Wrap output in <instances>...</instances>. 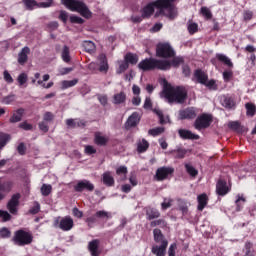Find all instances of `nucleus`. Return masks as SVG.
Wrapping results in <instances>:
<instances>
[{"mask_svg":"<svg viewBox=\"0 0 256 256\" xmlns=\"http://www.w3.org/2000/svg\"><path fill=\"white\" fill-rule=\"evenodd\" d=\"M175 0H156L148 5H146L142 9V17L144 19H147V17H151L153 13L156 11V17H159L160 15H165L169 19H175L177 17V8L173 5V2Z\"/></svg>","mask_w":256,"mask_h":256,"instance_id":"f257e3e1","label":"nucleus"},{"mask_svg":"<svg viewBox=\"0 0 256 256\" xmlns=\"http://www.w3.org/2000/svg\"><path fill=\"white\" fill-rule=\"evenodd\" d=\"M160 97L169 103H185L187 89L183 86H166L160 93Z\"/></svg>","mask_w":256,"mask_h":256,"instance_id":"f03ea898","label":"nucleus"},{"mask_svg":"<svg viewBox=\"0 0 256 256\" xmlns=\"http://www.w3.org/2000/svg\"><path fill=\"white\" fill-rule=\"evenodd\" d=\"M62 5H65L70 11H76L80 13L85 19H90L92 13L91 10L81 0H61Z\"/></svg>","mask_w":256,"mask_h":256,"instance_id":"7ed1b4c3","label":"nucleus"},{"mask_svg":"<svg viewBox=\"0 0 256 256\" xmlns=\"http://www.w3.org/2000/svg\"><path fill=\"white\" fill-rule=\"evenodd\" d=\"M139 69L141 71H151L153 69H160V71H167L169 69V63L162 61V60H157V59H145L142 60L138 64Z\"/></svg>","mask_w":256,"mask_h":256,"instance_id":"20e7f679","label":"nucleus"},{"mask_svg":"<svg viewBox=\"0 0 256 256\" xmlns=\"http://www.w3.org/2000/svg\"><path fill=\"white\" fill-rule=\"evenodd\" d=\"M14 245L18 247H25L33 243V233L25 229L17 230L12 238Z\"/></svg>","mask_w":256,"mask_h":256,"instance_id":"39448f33","label":"nucleus"},{"mask_svg":"<svg viewBox=\"0 0 256 256\" xmlns=\"http://www.w3.org/2000/svg\"><path fill=\"white\" fill-rule=\"evenodd\" d=\"M156 55L163 59H169L175 57V50H173V47L169 43H159L156 47Z\"/></svg>","mask_w":256,"mask_h":256,"instance_id":"423d86ee","label":"nucleus"},{"mask_svg":"<svg viewBox=\"0 0 256 256\" xmlns=\"http://www.w3.org/2000/svg\"><path fill=\"white\" fill-rule=\"evenodd\" d=\"M211 121H213V117L208 114H202L195 120L194 127L198 131H201V129H207L211 125Z\"/></svg>","mask_w":256,"mask_h":256,"instance_id":"0eeeda50","label":"nucleus"},{"mask_svg":"<svg viewBox=\"0 0 256 256\" xmlns=\"http://www.w3.org/2000/svg\"><path fill=\"white\" fill-rule=\"evenodd\" d=\"M175 169L171 168V167H160L156 170V174L154 176V178L157 181H165V179H167L169 177V175H173Z\"/></svg>","mask_w":256,"mask_h":256,"instance_id":"6e6552de","label":"nucleus"},{"mask_svg":"<svg viewBox=\"0 0 256 256\" xmlns=\"http://www.w3.org/2000/svg\"><path fill=\"white\" fill-rule=\"evenodd\" d=\"M55 225H58L59 229L62 231H71L74 225L73 218H71V216H66L60 219V221L57 219Z\"/></svg>","mask_w":256,"mask_h":256,"instance_id":"1a4fd4ad","label":"nucleus"},{"mask_svg":"<svg viewBox=\"0 0 256 256\" xmlns=\"http://www.w3.org/2000/svg\"><path fill=\"white\" fill-rule=\"evenodd\" d=\"M19 199H21V194H14L7 204V209L12 215H17Z\"/></svg>","mask_w":256,"mask_h":256,"instance_id":"9d476101","label":"nucleus"},{"mask_svg":"<svg viewBox=\"0 0 256 256\" xmlns=\"http://www.w3.org/2000/svg\"><path fill=\"white\" fill-rule=\"evenodd\" d=\"M75 191L81 193V191H93L95 186L89 180H81L74 186Z\"/></svg>","mask_w":256,"mask_h":256,"instance_id":"9b49d317","label":"nucleus"},{"mask_svg":"<svg viewBox=\"0 0 256 256\" xmlns=\"http://www.w3.org/2000/svg\"><path fill=\"white\" fill-rule=\"evenodd\" d=\"M197 117V108L189 107L179 111V119H195Z\"/></svg>","mask_w":256,"mask_h":256,"instance_id":"f8f14e48","label":"nucleus"},{"mask_svg":"<svg viewBox=\"0 0 256 256\" xmlns=\"http://www.w3.org/2000/svg\"><path fill=\"white\" fill-rule=\"evenodd\" d=\"M169 245V242L167 240H162L161 245H154L152 247V253L156 256H165V253H167V246Z\"/></svg>","mask_w":256,"mask_h":256,"instance_id":"ddd939ff","label":"nucleus"},{"mask_svg":"<svg viewBox=\"0 0 256 256\" xmlns=\"http://www.w3.org/2000/svg\"><path fill=\"white\" fill-rule=\"evenodd\" d=\"M13 184L11 182H2L0 180V201H3L7 194L11 192Z\"/></svg>","mask_w":256,"mask_h":256,"instance_id":"4468645a","label":"nucleus"},{"mask_svg":"<svg viewBox=\"0 0 256 256\" xmlns=\"http://www.w3.org/2000/svg\"><path fill=\"white\" fill-rule=\"evenodd\" d=\"M109 142V136L101 134V132H96L94 136V143L96 145H99L100 147H103L104 145H107Z\"/></svg>","mask_w":256,"mask_h":256,"instance_id":"2eb2a0df","label":"nucleus"},{"mask_svg":"<svg viewBox=\"0 0 256 256\" xmlns=\"http://www.w3.org/2000/svg\"><path fill=\"white\" fill-rule=\"evenodd\" d=\"M178 133H179V136L181 137V139H191V140L199 139V135H197L187 129H180L178 131Z\"/></svg>","mask_w":256,"mask_h":256,"instance_id":"dca6fc26","label":"nucleus"},{"mask_svg":"<svg viewBox=\"0 0 256 256\" xmlns=\"http://www.w3.org/2000/svg\"><path fill=\"white\" fill-rule=\"evenodd\" d=\"M216 192L218 195H227L229 193V187H227V182L219 180L216 185Z\"/></svg>","mask_w":256,"mask_h":256,"instance_id":"f3484780","label":"nucleus"},{"mask_svg":"<svg viewBox=\"0 0 256 256\" xmlns=\"http://www.w3.org/2000/svg\"><path fill=\"white\" fill-rule=\"evenodd\" d=\"M102 182L107 187H113V185H115V179L113 178V175H111L110 171L104 172L102 174Z\"/></svg>","mask_w":256,"mask_h":256,"instance_id":"a211bd4d","label":"nucleus"},{"mask_svg":"<svg viewBox=\"0 0 256 256\" xmlns=\"http://www.w3.org/2000/svg\"><path fill=\"white\" fill-rule=\"evenodd\" d=\"M30 51L31 50L29 47L22 48L21 52L18 54V63H20V65H25V63H27V56L29 55Z\"/></svg>","mask_w":256,"mask_h":256,"instance_id":"6ab92c4d","label":"nucleus"},{"mask_svg":"<svg viewBox=\"0 0 256 256\" xmlns=\"http://www.w3.org/2000/svg\"><path fill=\"white\" fill-rule=\"evenodd\" d=\"M98 60L100 62L99 71H101V73H107V71H109V64L107 63V56H105V54H100L98 57Z\"/></svg>","mask_w":256,"mask_h":256,"instance_id":"aec40b11","label":"nucleus"},{"mask_svg":"<svg viewBox=\"0 0 256 256\" xmlns=\"http://www.w3.org/2000/svg\"><path fill=\"white\" fill-rule=\"evenodd\" d=\"M216 58L218 59V61H220V63H223V65L228 67V69H233V62L231 61V59L229 57H227V55L216 54Z\"/></svg>","mask_w":256,"mask_h":256,"instance_id":"412c9836","label":"nucleus"},{"mask_svg":"<svg viewBox=\"0 0 256 256\" xmlns=\"http://www.w3.org/2000/svg\"><path fill=\"white\" fill-rule=\"evenodd\" d=\"M140 121L139 113L134 112L132 115L128 118L126 122V127L129 129V127H135Z\"/></svg>","mask_w":256,"mask_h":256,"instance_id":"4be33fe9","label":"nucleus"},{"mask_svg":"<svg viewBox=\"0 0 256 256\" xmlns=\"http://www.w3.org/2000/svg\"><path fill=\"white\" fill-rule=\"evenodd\" d=\"M149 149V142L145 138L139 139L137 141V152L145 153Z\"/></svg>","mask_w":256,"mask_h":256,"instance_id":"5701e85b","label":"nucleus"},{"mask_svg":"<svg viewBox=\"0 0 256 256\" xmlns=\"http://www.w3.org/2000/svg\"><path fill=\"white\" fill-rule=\"evenodd\" d=\"M160 216H161V213H159V210H157L155 208H147L146 209V219H148V221L157 219Z\"/></svg>","mask_w":256,"mask_h":256,"instance_id":"b1692460","label":"nucleus"},{"mask_svg":"<svg viewBox=\"0 0 256 256\" xmlns=\"http://www.w3.org/2000/svg\"><path fill=\"white\" fill-rule=\"evenodd\" d=\"M197 201H198V211H203L205 209V207H207V194H200L197 197Z\"/></svg>","mask_w":256,"mask_h":256,"instance_id":"393cba45","label":"nucleus"},{"mask_svg":"<svg viewBox=\"0 0 256 256\" xmlns=\"http://www.w3.org/2000/svg\"><path fill=\"white\" fill-rule=\"evenodd\" d=\"M88 248L92 256H98L99 240H93L89 242Z\"/></svg>","mask_w":256,"mask_h":256,"instance_id":"a878e982","label":"nucleus"},{"mask_svg":"<svg viewBox=\"0 0 256 256\" xmlns=\"http://www.w3.org/2000/svg\"><path fill=\"white\" fill-rule=\"evenodd\" d=\"M221 104L226 109H232V107H235V101H233V98L228 97V96L221 97Z\"/></svg>","mask_w":256,"mask_h":256,"instance_id":"bb28decb","label":"nucleus"},{"mask_svg":"<svg viewBox=\"0 0 256 256\" xmlns=\"http://www.w3.org/2000/svg\"><path fill=\"white\" fill-rule=\"evenodd\" d=\"M194 77L198 81V83H201V85H203V83H206L208 79L207 74L202 70H196L194 72Z\"/></svg>","mask_w":256,"mask_h":256,"instance_id":"cd10ccee","label":"nucleus"},{"mask_svg":"<svg viewBox=\"0 0 256 256\" xmlns=\"http://www.w3.org/2000/svg\"><path fill=\"white\" fill-rule=\"evenodd\" d=\"M126 99L127 94H125V92H120L114 95L113 103H115V105H121V103H125Z\"/></svg>","mask_w":256,"mask_h":256,"instance_id":"c85d7f7f","label":"nucleus"},{"mask_svg":"<svg viewBox=\"0 0 256 256\" xmlns=\"http://www.w3.org/2000/svg\"><path fill=\"white\" fill-rule=\"evenodd\" d=\"M161 61H165L166 63H168L169 68L166 71H169V69H171L172 67H179V65L183 63V58L175 57L172 59L171 62L169 60H161Z\"/></svg>","mask_w":256,"mask_h":256,"instance_id":"c756f323","label":"nucleus"},{"mask_svg":"<svg viewBox=\"0 0 256 256\" xmlns=\"http://www.w3.org/2000/svg\"><path fill=\"white\" fill-rule=\"evenodd\" d=\"M94 217H96V219H111L113 217V214H111V212H107L105 210H100L97 211L94 215Z\"/></svg>","mask_w":256,"mask_h":256,"instance_id":"7c9ffc66","label":"nucleus"},{"mask_svg":"<svg viewBox=\"0 0 256 256\" xmlns=\"http://www.w3.org/2000/svg\"><path fill=\"white\" fill-rule=\"evenodd\" d=\"M23 119V109H18L10 118V123H19Z\"/></svg>","mask_w":256,"mask_h":256,"instance_id":"2f4dec72","label":"nucleus"},{"mask_svg":"<svg viewBox=\"0 0 256 256\" xmlns=\"http://www.w3.org/2000/svg\"><path fill=\"white\" fill-rule=\"evenodd\" d=\"M116 174L119 175L121 181H125L127 179V167L120 166L116 169Z\"/></svg>","mask_w":256,"mask_h":256,"instance_id":"473e14b6","label":"nucleus"},{"mask_svg":"<svg viewBox=\"0 0 256 256\" xmlns=\"http://www.w3.org/2000/svg\"><path fill=\"white\" fill-rule=\"evenodd\" d=\"M118 69H117V73L119 75H121V73H124L125 71H127V69H129V64L125 61V60H120L118 61Z\"/></svg>","mask_w":256,"mask_h":256,"instance_id":"72a5a7b5","label":"nucleus"},{"mask_svg":"<svg viewBox=\"0 0 256 256\" xmlns=\"http://www.w3.org/2000/svg\"><path fill=\"white\" fill-rule=\"evenodd\" d=\"M187 29L190 35H193L199 31V25H197L195 22L188 21Z\"/></svg>","mask_w":256,"mask_h":256,"instance_id":"f704fd0d","label":"nucleus"},{"mask_svg":"<svg viewBox=\"0 0 256 256\" xmlns=\"http://www.w3.org/2000/svg\"><path fill=\"white\" fill-rule=\"evenodd\" d=\"M61 57L64 63L71 61V55L69 54V48L67 46L63 47Z\"/></svg>","mask_w":256,"mask_h":256,"instance_id":"c9c22d12","label":"nucleus"},{"mask_svg":"<svg viewBox=\"0 0 256 256\" xmlns=\"http://www.w3.org/2000/svg\"><path fill=\"white\" fill-rule=\"evenodd\" d=\"M185 169L190 177H197V175H199V171H197L191 164H185Z\"/></svg>","mask_w":256,"mask_h":256,"instance_id":"e433bc0d","label":"nucleus"},{"mask_svg":"<svg viewBox=\"0 0 256 256\" xmlns=\"http://www.w3.org/2000/svg\"><path fill=\"white\" fill-rule=\"evenodd\" d=\"M51 191H53V187L51 186V184H43L41 187V194L44 197H47L49 195H51Z\"/></svg>","mask_w":256,"mask_h":256,"instance_id":"4c0bfd02","label":"nucleus"},{"mask_svg":"<svg viewBox=\"0 0 256 256\" xmlns=\"http://www.w3.org/2000/svg\"><path fill=\"white\" fill-rule=\"evenodd\" d=\"M228 127L233 129V131H237V133H241V131H243V127H241V123L238 121L229 122Z\"/></svg>","mask_w":256,"mask_h":256,"instance_id":"58836bf2","label":"nucleus"},{"mask_svg":"<svg viewBox=\"0 0 256 256\" xmlns=\"http://www.w3.org/2000/svg\"><path fill=\"white\" fill-rule=\"evenodd\" d=\"M79 83V80L73 79V80H64L62 82V89H69V87H75Z\"/></svg>","mask_w":256,"mask_h":256,"instance_id":"ea45409f","label":"nucleus"},{"mask_svg":"<svg viewBox=\"0 0 256 256\" xmlns=\"http://www.w3.org/2000/svg\"><path fill=\"white\" fill-rule=\"evenodd\" d=\"M154 241L156 243H163V241H167L165 238H163V234L161 233V230L159 229H154Z\"/></svg>","mask_w":256,"mask_h":256,"instance_id":"a19ab883","label":"nucleus"},{"mask_svg":"<svg viewBox=\"0 0 256 256\" xmlns=\"http://www.w3.org/2000/svg\"><path fill=\"white\" fill-rule=\"evenodd\" d=\"M125 61L128 64L131 63V65H135L137 64V61H139V58L137 57V55L129 53V54H126Z\"/></svg>","mask_w":256,"mask_h":256,"instance_id":"79ce46f5","label":"nucleus"},{"mask_svg":"<svg viewBox=\"0 0 256 256\" xmlns=\"http://www.w3.org/2000/svg\"><path fill=\"white\" fill-rule=\"evenodd\" d=\"M83 47L88 53H93V51H95V43H93V41H84Z\"/></svg>","mask_w":256,"mask_h":256,"instance_id":"37998d69","label":"nucleus"},{"mask_svg":"<svg viewBox=\"0 0 256 256\" xmlns=\"http://www.w3.org/2000/svg\"><path fill=\"white\" fill-rule=\"evenodd\" d=\"M172 205H173V199L164 198L163 202L161 203V209L162 211H166V209H169Z\"/></svg>","mask_w":256,"mask_h":256,"instance_id":"c03bdc74","label":"nucleus"},{"mask_svg":"<svg viewBox=\"0 0 256 256\" xmlns=\"http://www.w3.org/2000/svg\"><path fill=\"white\" fill-rule=\"evenodd\" d=\"M178 207L183 215L189 211V205L184 200H178Z\"/></svg>","mask_w":256,"mask_h":256,"instance_id":"a18cd8bd","label":"nucleus"},{"mask_svg":"<svg viewBox=\"0 0 256 256\" xmlns=\"http://www.w3.org/2000/svg\"><path fill=\"white\" fill-rule=\"evenodd\" d=\"M23 3L25 7H27L30 10L35 9V7H39V4L35 0H23Z\"/></svg>","mask_w":256,"mask_h":256,"instance_id":"49530a36","label":"nucleus"},{"mask_svg":"<svg viewBox=\"0 0 256 256\" xmlns=\"http://www.w3.org/2000/svg\"><path fill=\"white\" fill-rule=\"evenodd\" d=\"M164 131H165V128L157 127V128L150 129L148 133L149 135H152V137H157L158 135H161V133H163Z\"/></svg>","mask_w":256,"mask_h":256,"instance_id":"de8ad7c7","label":"nucleus"},{"mask_svg":"<svg viewBox=\"0 0 256 256\" xmlns=\"http://www.w3.org/2000/svg\"><path fill=\"white\" fill-rule=\"evenodd\" d=\"M172 153L176 159H183V157H185V155H187V150L178 149V150L172 151Z\"/></svg>","mask_w":256,"mask_h":256,"instance_id":"09e8293b","label":"nucleus"},{"mask_svg":"<svg viewBox=\"0 0 256 256\" xmlns=\"http://www.w3.org/2000/svg\"><path fill=\"white\" fill-rule=\"evenodd\" d=\"M235 203L237 206V211H240L241 209H243V206L245 205V198L243 196L238 195Z\"/></svg>","mask_w":256,"mask_h":256,"instance_id":"8fccbe9b","label":"nucleus"},{"mask_svg":"<svg viewBox=\"0 0 256 256\" xmlns=\"http://www.w3.org/2000/svg\"><path fill=\"white\" fill-rule=\"evenodd\" d=\"M245 107H246V110H247V115L249 116V117H253V115H255V111H256V108H255V105L254 104H251V103H247L246 105H245Z\"/></svg>","mask_w":256,"mask_h":256,"instance_id":"3c124183","label":"nucleus"},{"mask_svg":"<svg viewBox=\"0 0 256 256\" xmlns=\"http://www.w3.org/2000/svg\"><path fill=\"white\" fill-rule=\"evenodd\" d=\"M28 79H29V76H27L26 73H21L17 78V81H18L20 87H23V85H25V83H27Z\"/></svg>","mask_w":256,"mask_h":256,"instance_id":"603ef678","label":"nucleus"},{"mask_svg":"<svg viewBox=\"0 0 256 256\" xmlns=\"http://www.w3.org/2000/svg\"><path fill=\"white\" fill-rule=\"evenodd\" d=\"M7 141H9V135L5 133H0V149H3V147L7 145Z\"/></svg>","mask_w":256,"mask_h":256,"instance_id":"864d4df0","label":"nucleus"},{"mask_svg":"<svg viewBox=\"0 0 256 256\" xmlns=\"http://www.w3.org/2000/svg\"><path fill=\"white\" fill-rule=\"evenodd\" d=\"M154 113H156V115L159 117V120H160V123L163 124V123H168L169 122V117H166L164 118L163 117V112L159 109H154L153 110Z\"/></svg>","mask_w":256,"mask_h":256,"instance_id":"5fc2aeb1","label":"nucleus"},{"mask_svg":"<svg viewBox=\"0 0 256 256\" xmlns=\"http://www.w3.org/2000/svg\"><path fill=\"white\" fill-rule=\"evenodd\" d=\"M69 19H70V23H76L77 25H83V23H85L83 18L76 15H71Z\"/></svg>","mask_w":256,"mask_h":256,"instance_id":"6e6d98bb","label":"nucleus"},{"mask_svg":"<svg viewBox=\"0 0 256 256\" xmlns=\"http://www.w3.org/2000/svg\"><path fill=\"white\" fill-rule=\"evenodd\" d=\"M223 79L226 83H229V81H231V79L233 78V71L231 70H227L223 72Z\"/></svg>","mask_w":256,"mask_h":256,"instance_id":"4d7b16f0","label":"nucleus"},{"mask_svg":"<svg viewBox=\"0 0 256 256\" xmlns=\"http://www.w3.org/2000/svg\"><path fill=\"white\" fill-rule=\"evenodd\" d=\"M84 151H85L86 155H93V154L97 153V149H95V147H93L91 145H86L84 147Z\"/></svg>","mask_w":256,"mask_h":256,"instance_id":"13d9d810","label":"nucleus"},{"mask_svg":"<svg viewBox=\"0 0 256 256\" xmlns=\"http://www.w3.org/2000/svg\"><path fill=\"white\" fill-rule=\"evenodd\" d=\"M0 237H2L3 239L11 237V231H9L7 228H1Z\"/></svg>","mask_w":256,"mask_h":256,"instance_id":"bf43d9fd","label":"nucleus"},{"mask_svg":"<svg viewBox=\"0 0 256 256\" xmlns=\"http://www.w3.org/2000/svg\"><path fill=\"white\" fill-rule=\"evenodd\" d=\"M0 219H2V221H10L11 214L7 211L0 210Z\"/></svg>","mask_w":256,"mask_h":256,"instance_id":"052dcab7","label":"nucleus"},{"mask_svg":"<svg viewBox=\"0 0 256 256\" xmlns=\"http://www.w3.org/2000/svg\"><path fill=\"white\" fill-rule=\"evenodd\" d=\"M53 5V0H46L45 2L38 3V7L42 9H47Z\"/></svg>","mask_w":256,"mask_h":256,"instance_id":"680f3d73","label":"nucleus"},{"mask_svg":"<svg viewBox=\"0 0 256 256\" xmlns=\"http://www.w3.org/2000/svg\"><path fill=\"white\" fill-rule=\"evenodd\" d=\"M13 101H15V95H9L3 98L2 103H4V105H11Z\"/></svg>","mask_w":256,"mask_h":256,"instance_id":"e2e57ef3","label":"nucleus"},{"mask_svg":"<svg viewBox=\"0 0 256 256\" xmlns=\"http://www.w3.org/2000/svg\"><path fill=\"white\" fill-rule=\"evenodd\" d=\"M39 211H41V205H39L38 202H34L33 207L30 209V213H32V215H37Z\"/></svg>","mask_w":256,"mask_h":256,"instance_id":"0e129e2a","label":"nucleus"},{"mask_svg":"<svg viewBox=\"0 0 256 256\" xmlns=\"http://www.w3.org/2000/svg\"><path fill=\"white\" fill-rule=\"evenodd\" d=\"M43 119L46 123H49V121H53L55 119V116L53 115V113L51 112H46L43 115Z\"/></svg>","mask_w":256,"mask_h":256,"instance_id":"69168bd1","label":"nucleus"},{"mask_svg":"<svg viewBox=\"0 0 256 256\" xmlns=\"http://www.w3.org/2000/svg\"><path fill=\"white\" fill-rule=\"evenodd\" d=\"M201 13L204 17H206V19H211V10H209V8L207 7H202L201 8Z\"/></svg>","mask_w":256,"mask_h":256,"instance_id":"338daca9","label":"nucleus"},{"mask_svg":"<svg viewBox=\"0 0 256 256\" xmlns=\"http://www.w3.org/2000/svg\"><path fill=\"white\" fill-rule=\"evenodd\" d=\"M176 249H177V243H172L168 249V255L175 256Z\"/></svg>","mask_w":256,"mask_h":256,"instance_id":"774afa93","label":"nucleus"}]
</instances>
